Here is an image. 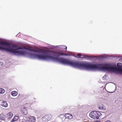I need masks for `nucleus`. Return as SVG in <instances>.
<instances>
[{"instance_id":"obj_1","label":"nucleus","mask_w":122,"mask_h":122,"mask_svg":"<svg viewBox=\"0 0 122 122\" xmlns=\"http://www.w3.org/2000/svg\"><path fill=\"white\" fill-rule=\"evenodd\" d=\"M35 52L42 53L40 54H35V56L41 60H48L51 59L58 61L66 65L81 69H97L102 70L111 71L113 70V67H110L109 64H86L78 62H74L70 60L62 57H59L60 55L68 56L69 55L62 52L50 51L48 50L37 49L34 50Z\"/></svg>"},{"instance_id":"obj_2","label":"nucleus","mask_w":122,"mask_h":122,"mask_svg":"<svg viewBox=\"0 0 122 122\" xmlns=\"http://www.w3.org/2000/svg\"><path fill=\"white\" fill-rule=\"evenodd\" d=\"M0 49L11 52L17 56H22V47L6 42L0 41Z\"/></svg>"},{"instance_id":"obj_3","label":"nucleus","mask_w":122,"mask_h":122,"mask_svg":"<svg viewBox=\"0 0 122 122\" xmlns=\"http://www.w3.org/2000/svg\"><path fill=\"white\" fill-rule=\"evenodd\" d=\"M100 114V113L99 112L92 111L90 113L89 116L92 118L97 119L99 118L100 116L99 114Z\"/></svg>"},{"instance_id":"obj_4","label":"nucleus","mask_w":122,"mask_h":122,"mask_svg":"<svg viewBox=\"0 0 122 122\" xmlns=\"http://www.w3.org/2000/svg\"><path fill=\"white\" fill-rule=\"evenodd\" d=\"M52 118V116L51 115H46L44 116L42 118V120L43 122L47 121L50 120Z\"/></svg>"},{"instance_id":"obj_5","label":"nucleus","mask_w":122,"mask_h":122,"mask_svg":"<svg viewBox=\"0 0 122 122\" xmlns=\"http://www.w3.org/2000/svg\"><path fill=\"white\" fill-rule=\"evenodd\" d=\"M0 118L2 120H4L5 121H8V118H7V116L6 114H2L0 115Z\"/></svg>"},{"instance_id":"obj_6","label":"nucleus","mask_w":122,"mask_h":122,"mask_svg":"<svg viewBox=\"0 0 122 122\" xmlns=\"http://www.w3.org/2000/svg\"><path fill=\"white\" fill-rule=\"evenodd\" d=\"M20 110L22 113L24 115H26L28 113L27 109L25 107H21Z\"/></svg>"},{"instance_id":"obj_7","label":"nucleus","mask_w":122,"mask_h":122,"mask_svg":"<svg viewBox=\"0 0 122 122\" xmlns=\"http://www.w3.org/2000/svg\"><path fill=\"white\" fill-rule=\"evenodd\" d=\"M118 67L116 68V70L118 71L122 72V64L120 63H117Z\"/></svg>"},{"instance_id":"obj_8","label":"nucleus","mask_w":122,"mask_h":122,"mask_svg":"<svg viewBox=\"0 0 122 122\" xmlns=\"http://www.w3.org/2000/svg\"><path fill=\"white\" fill-rule=\"evenodd\" d=\"M65 115L66 118L70 120L73 118V116L71 114L67 113Z\"/></svg>"},{"instance_id":"obj_9","label":"nucleus","mask_w":122,"mask_h":122,"mask_svg":"<svg viewBox=\"0 0 122 122\" xmlns=\"http://www.w3.org/2000/svg\"><path fill=\"white\" fill-rule=\"evenodd\" d=\"M1 105L2 107H6L8 106V104L7 102L5 101H3L1 103Z\"/></svg>"},{"instance_id":"obj_10","label":"nucleus","mask_w":122,"mask_h":122,"mask_svg":"<svg viewBox=\"0 0 122 122\" xmlns=\"http://www.w3.org/2000/svg\"><path fill=\"white\" fill-rule=\"evenodd\" d=\"M6 115L7 116V118H8V121L9 119L11 118L13 116V114L11 112L7 114H6Z\"/></svg>"},{"instance_id":"obj_11","label":"nucleus","mask_w":122,"mask_h":122,"mask_svg":"<svg viewBox=\"0 0 122 122\" xmlns=\"http://www.w3.org/2000/svg\"><path fill=\"white\" fill-rule=\"evenodd\" d=\"M98 108L99 109H101L102 110H105L106 109V108L105 106L103 105L99 106Z\"/></svg>"},{"instance_id":"obj_12","label":"nucleus","mask_w":122,"mask_h":122,"mask_svg":"<svg viewBox=\"0 0 122 122\" xmlns=\"http://www.w3.org/2000/svg\"><path fill=\"white\" fill-rule=\"evenodd\" d=\"M11 94L13 96H15L17 95L18 92L16 91H13L11 92Z\"/></svg>"},{"instance_id":"obj_13","label":"nucleus","mask_w":122,"mask_h":122,"mask_svg":"<svg viewBox=\"0 0 122 122\" xmlns=\"http://www.w3.org/2000/svg\"><path fill=\"white\" fill-rule=\"evenodd\" d=\"M59 117L61 119L62 121H64L66 119L65 115H60Z\"/></svg>"},{"instance_id":"obj_14","label":"nucleus","mask_w":122,"mask_h":122,"mask_svg":"<svg viewBox=\"0 0 122 122\" xmlns=\"http://www.w3.org/2000/svg\"><path fill=\"white\" fill-rule=\"evenodd\" d=\"M18 119V117L17 116H15L12 119L10 122H13L16 121Z\"/></svg>"},{"instance_id":"obj_15","label":"nucleus","mask_w":122,"mask_h":122,"mask_svg":"<svg viewBox=\"0 0 122 122\" xmlns=\"http://www.w3.org/2000/svg\"><path fill=\"white\" fill-rule=\"evenodd\" d=\"M82 57L85 58L87 59H92V58L91 56L87 55H83V56H82Z\"/></svg>"},{"instance_id":"obj_16","label":"nucleus","mask_w":122,"mask_h":122,"mask_svg":"<svg viewBox=\"0 0 122 122\" xmlns=\"http://www.w3.org/2000/svg\"><path fill=\"white\" fill-rule=\"evenodd\" d=\"M5 92L4 89L2 88H0V94H3Z\"/></svg>"},{"instance_id":"obj_17","label":"nucleus","mask_w":122,"mask_h":122,"mask_svg":"<svg viewBox=\"0 0 122 122\" xmlns=\"http://www.w3.org/2000/svg\"><path fill=\"white\" fill-rule=\"evenodd\" d=\"M77 56H74L76 57L79 58H82V56H83V55H82L81 53H78L77 54Z\"/></svg>"},{"instance_id":"obj_18","label":"nucleus","mask_w":122,"mask_h":122,"mask_svg":"<svg viewBox=\"0 0 122 122\" xmlns=\"http://www.w3.org/2000/svg\"><path fill=\"white\" fill-rule=\"evenodd\" d=\"M36 118L34 117L31 116V122H35Z\"/></svg>"},{"instance_id":"obj_19","label":"nucleus","mask_w":122,"mask_h":122,"mask_svg":"<svg viewBox=\"0 0 122 122\" xmlns=\"http://www.w3.org/2000/svg\"><path fill=\"white\" fill-rule=\"evenodd\" d=\"M61 48L63 49H66V50L67 47L65 45H62L61 46Z\"/></svg>"},{"instance_id":"obj_20","label":"nucleus","mask_w":122,"mask_h":122,"mask_svg":"<svg viewBox=\"0 0 122 122\" xmlns=\"http://www.w3.org/2000/svg\"><path fill=\"white\" fill-rule=\"evenodd\" d=\"M105 122H111L110 120H107Z\"/></svg>"},{"instance_id":"obj_21","label":"nucleus","mask_w":122,"mask_h":122,"mask_svg":"<svg viewBox=\"0 0 122 122\" xmlns=\"http://www.w3.org/2000/svg\"><path fill=\"white\" fill-rule=\"evenodd\" d=\"M66 108H65L64 109V111L65 112L66 111Z\"/></svg>"},{"instance_id":"obj_22","label":"nucleus","mask_w":122,"mask_h":122,"mask_svg":"<svg viewBox=\"0 0 122 122\" xmlns=\"http://www.w3.org/2000/svg\"><path fill=\"white\" fill-rule=\"evenodd\" d=\"M94 122H100L99 121H95Z\"/></svg>"},{"instance_id":"obj_23","label":"nucleus","mask_w":122,"mask_h":122,"mask_svg":"<svg viewBox=\"0 0 122 122\" xmlns=\"http://www.w3.org/2000/svg\"><path fill=\"white\" fill-rule=\"evenodd\" d=\"M31 51H32V50L31 49Z\"/></svg>"}]
</instances>
